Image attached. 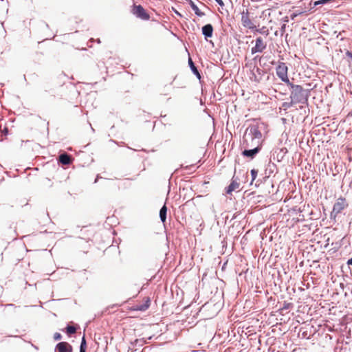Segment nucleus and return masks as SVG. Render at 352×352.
I'll use <instances>...</instances> for the list:
<instances>
[{
  "label": "nucleus",
  "mask_w": 352,
  "mask_h": 352,
  "mask_svg": "<svg viewBox=\"0 0 352 352\" xmlns=\"http://www.w3.org/2000/svg\"><path fill=\"white\" fill-rule=\"evenodd\" d=\"M291 89L290 98L292 104L302 102L305 99V90L302 86L290 82L287 85Z\"/></svg>",
  "instance_id": "f257e3e1"
},
{
  "label": "nucleus",
  "mask_w": 352,
  "mask_h": 352,
  "mask_svg": "<svg viewBox=\"0 0 352 352\" xmlns=\"http://www.w3.org/2000/svg\"><path fill=\"white\" fill-rule=\"evenodd\" d=\"M276 72L278 77L287 85L291 82L288 78V67L285 63H279L276 68Z\"/></svg>",
  "instance_id": "f03ea898"
},
{
  "label": "nucleus",
  "mask_w": 352,
  "mask_h": 352,
  "mask_svg": "<svg viewBox=\"0 0 352 352\" xmlns=\"http://www.w3.org/2000/svg\"><path fill=\"white\" fill-rule=\"evenodd\" d=\"M348 206L349 204L346 198L342 197H339L333 205L331 215L333 214L334 217H336L338 214H340L342 210L346 209Z\"/></svg>",
  "instance_id": "7ed1b4c3"
},
{
  "label": "nucleus",
  "mask_w": 352,
  "mask_h": 352,
  "mask_svg": "<svg viewBox=\"0 0 352 352\" xmlns=\"http://www.w3.org/2000/svg\"><path fill=\"white\" fill-rule=\"evenodd\" d=\"M131 12L142 20L147 21L150 19V15L141 5H133Z\"/></svg>",
  "instance_id": "20e7f679"
},
{
  "label": "nucleus",
  "mask_w": 352,
  "mask_h": 352,
  "mask_svg": "<svg viewBox=\"0 0 352 352\" xmlns=\"http://www.w3.org/2000/svg\"><path fill=\"white\" fill-rule=\"evenodd\" d=\"M151 305V298L148 296L143 298V303L141 305H135L131 307V310L144 311L148 309Z\"/></svg>",
  "instance_id": "39448f33"
},
{
  "label": "nucleus",
  "mask_w": 352,
  "mask_h": 352,
  "mask_svg": "<svg viewBox=\"0 0 352 352\" xmlns=\"http://www.w3.org/2000/svg\"><path fill=\"white\" fill-rule=\"evenodd\" d=\"M255 46L252 48V54H254L257 52H262L267 46L266 43L263 41L261 37H258L256 39Z\"/></svg>",
  "instance_id": "423d86ee"
},
{
  "label": "nucleus",
  "mask_w": 352,
  "mask_h": 352,
  "mask_svg": "<svg viewBox=\"0 0 352 352\" xmlns=\"http://www.w3.org/2000/svg\"><path fill=\"white\" fill-rule=\"evenodd\" d=\"M241 22L244 27L248 28L249 29H254L256 26L254 25L251 19L249 16V13L248 10L246 12H243L241 15Z\"/></svg>",
  "instance_id": "0eeeda50"
},
{
  "label": "nucleus",
  "mask_w": 352,
  "mask_h": 352,
  "mask_svg": "<svg viewBox=\"0 0 352 352\" xmlns=\"http://www.w3.org/2000/svg\"><path fill=\"white\" fill-rule=\"evenodd\" d=\"M250 132L253 140H256L258 145L261 146V141L262 139V133L256 126H253L250 129Z\"/></svg>",
  "instance_id": "6e6552de"
},
{
  "label": "nucleus",
  "mask_w": 352,
  "mask_h": 352,
  "mask_svg": "<svg viewBox=\"0 0 352 352\" xmlns=\"http://www.w3.org/2000/svg\"><path fill=\"white\" fill-rule=\"evenodd\" d=\"M56 349L58 352H72V346L66 342H59Z\"/></svg>",
  "instance_id": "1a4fd4ad"
},
{
  "label": "nucleus",
  "mask_w": 352,
  "mask_h": 352,
  "mask_svg": "<svg viewBox=\"0 0 352 352\" xmlns=\"http://www.w3.org/2000/svg\"><path fill=\"white\" fill-rule=\"evenodd\" d=\"M240 186L239 182L237 181V179H234L233 177L232 179L230 184L226 188V193L227 194H231L233 191L237 190Z\"/></svg>",
  "instance_id": "9d476101"
},
{
  "label": "nucleus",
  "mask_w": 352,
  "mask_h": 352,
  "mask_svg": "<svg viewBox=\"0 0 352 352\" xmlns=\"http://www.w3.org/2000/svg\"><path fill=\"white\" fill-rule=\"evenodd\" d=\"M261 150V146L257 145L256 147H255L253 149L250 150H245L243 151V155L246 157H250L251 158H253L256 154H257L259 151Z\"/></svg>",
  "instance_id": "9b49d317"
},
{
  "label": "nucleus",
  "mask_w": 352,
  "mask_h": 352,
  "mask_svg": "<svg viewBox=\"0 0 352 352\" xmlns=\"http://www.w3.org/2000/svg\"><path fill=\"white\" fill-rule=\"evenodd\" d=\"M213 27L211 24H207L202 28V33L206 38L211 37L212 36Z\"/></svg>",
  "instance_id": "f8f14e48"
},
{
  "label": "nucleus",
  "mask_w": 352,
  "mask_h": 352,
  "mask_svg": "<svg viewBox=\"0 0 352 352\" xmlns=\"http://www.w3.org/2000/svg\"><path fill=\"white\" fill-rule=\"evenodd\" d=\"M59 162L64 165H68L72 163V157L67 153L61 154L59 156Z\"/></svg>",
  "instance_id": "ddd939ff"
},
{
  "label": "nucleus",
  "mask_w": 352,
  "mask_h": 352,
  "mask_svg": "<svg viewBox=\"0 0 352 352\" xmlns=\"http://www.w3.org/2000/svg\"><path fill=\"white\" fill-rule=\"evenodd\" d=\"M166 212H167V208H166V205H164L160 211V217L161 221L163 223L166 222Z\"/></svg>",
  "instance_id": "4468645a"
},
{
  "label": "nucleus",
  "mask_w": 352,
  "mask_h": 352,
  "mask_svg": "<svg viewBox=\"0 0 352 352\" xmlns=\"http://www.w3.org/2000/svg\"><path fill=\"white\" fill-rule=\"evenodd\" d=\"M190 5L192 8V9L194 10L195 14H197L199 16H202L204 14L199 10L198 7L195 5V3L192 1H190Z\"/></svg>",
  "instance_id": "2eb2a0df"
},
{
  "label": "nucleus",
  "mask_w": 352,
  "mask_h": 352,
  "mask_svg": "<svg viewBox=\"0 0 352 352\" xmlns=\"http://www.w3.org/2000/svg\"><path fill=\"white\" fill-rule=\"evenodd\" d=\"M188 62H189V65H190V67H191L192 70L193 71V72H194L195 74H197V75L198 76V77H199V78H200L199 73V72H198V70H197V67L195 66V65H194V63H193V62H192V59H191V58H189Z\"/></svg>",
  "instance_id": "dca6fc26"
},
{
  "label": "nucleus",
  "mask_w": 352,
  "mask_h": 352,
  "mask_svg": "<svg viewBox=\"0 0 352 352\" xmlns=\"http://www.w3.org/2000/svg\"><path fill=\"white\" fill-rule=\"evenodd\" d=\"M86 349H87L86 340H85V336H83L82 338L81 344H80V352H85Z\"/></svg>",
  "instance_id": "f3484780"
},
{
  "label": "nucleus",
  "mask_w": 352,
  "mask_h": 352,
  "mask_svg": "<svg viewBox=\"0 0 352 352\" xmlns=\"http://www.w3.org/2000/svg\"><path fill=\"white\" fill-rule=\"evenodd\" d=\"M76 331V328L75 327L68 325L66 327V333L69 335L75 333Z\"/></svg>",
  "instance_id": "a211bd4d"
},
{
  "label": "nucleus",
  "mask_w": 352,
  "mask_h": 352,
  "mask_svg": "<svg viewBox=\"0 0 352 352\" xmlns=\"http://www.w3.org/2000/svg\"><path fill=\"white\" fill-rule=\"evenodd\" d=\"M333 1L334 0H319V1L314 2V6H316L320 5V4H325L327 3L333 2Z\"/></svg>",
  "instance_id": "6ab92c4d"
},
{
  "label": "nucleus",
  "mask_w": 352,
  "mask_h": 352,
  "mask_svg": "<svg viewBox=\"0 0 352 352\" xmlns=\"http://www.w3.org/2000/svg\"><path fill=\"white\" fill-rule=\"evenodd\" d=\"M257 173H258V171L256 170H255V169H252L251 170V175H252V181H254L256 179V177L257 176Z\"/></svg>",
  "instance_id": "aec40b11"
},
{
  "label": "nucleus",
  "mask_w": 352,
  "mask_h": 352,
  "mask_svg": "<svg viewBox=\"0 0 352 352\" xmlns=\"http://www.w3.org/2000/svg\"><path fill=\"white\" fill-rule=\"evenodd\" d=\"M61 338H62V336H61V334H60V333H57V332H56V333H55L54 334V339L55 340H60V339H61Z\"/></svg>",
  "instance_id": "412c9836"
},
{
  "label": "nucleus",
  "mask_w": 352,
  "mask_h": 352,
  "mask_svg": "<svg viewBox=\"0 0 352 352\" xmlns=\"http://www.w3.org/2000/svg\"><path fill=\"white\" fill-rule=\"evenodd\" d=\"M346 55L352 60V52L346 51Z\"/></svg>",
  "instance_id": "4be33fe9"
},
{
  "label": "nucleus",
  "mask_w": 352,
  "mask_h": 352,
  "mask_svg": "<svg viewBox=\"0 0 352 352\" xmlns=\"http://www.w3.org/2000/svg\"><path fill=\"white\" fill-rule=\"evenodd\" d=\"M220 6H223L224 3L222 0H214Z\"/></svg>",
  "instance_id": "5701e85b"
},
{
  "label": "nucleus",
  "mask_w": 352,
  "mask_h": 352,
  "mask_svg": "<svg viewBox=\"0 0 352 352\" xmlns=\"http://www.w3.org/2000/svg\"><path fill=\"white\" fill-rule=\"evenodd\" d=\"M347 264L349 265H352V258L348 260Z\"/></svg>",
  "instance_id": "b1692460"
},
{
  "label": "nucleus",
  "mask_w": 352,
  "mask_h": 352,
  "mask_svg": "<svg viewBox=\"0 0 352 352\" xmlns=\"http://www.w3.org/2000/svg\"><path fill=\"white\" fill-rule=\"evenodd\" d=\"M351 115H352V113H351Z\"/></svg>",
  "instance_id": "393cba45"
}]
</instances>
